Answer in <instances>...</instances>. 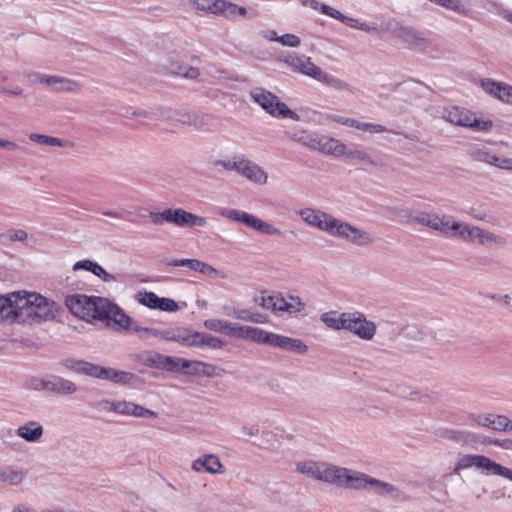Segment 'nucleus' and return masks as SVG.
<instances>
[{"label": "nucleus", "instance_id": "obj_25", "mask_svg": "<svg viewBox=\"0 0 512 512\" xmlns=\"http://www.w3.org/2000/svg\"><path fill=\"white\" fill-rule=\"evenodd\" d=\"M192 469L197 472H207L211 474L223 473V465L219 458L213 454H207L194 460Z\"/></svg>", "mask_w": 512, "mask_h": 512}, {"label": "nucleus", "instance_id": "obj_9", "mask_svg": "<svg viewBox=\"0 0 512 512\" xmlns=\"http://www.w3.org/2000/svg\"><path fill=\"white\" fill-rule=\"evenodd\" d=\"M335 227L332 236L344 239L353 245L366 247L375 242L374 237L368 231L352 226L342 220L338 219Z\"/></svg>", "mask_w": 512, "mask_h": 512}, {"label": "nucleus", "instance_id": "obj_44", "mask_svg": "<svg viewBox=\"0 0 512 512\" xmlns=\"http://www.w3.org/2000/svg\"><path fill=\"white\" fill-rule=\"evenodd\" d=\"M344 157H346L348 159H352V160H357L364 164L375 165V161L373 160V158L366 151H364L362 149H358V148L348 149V147L346 146V153H345Z\"/></svg>", "mask_w": 512, "mask_h": 512}, {"label": "nucleus", "instance_id": "obj_11", "mask_svg": "<svg viewBox=\"0 0 512 512\" xmlns=\"http://www.w3.org/2000/svg\"><path fill=\"white\" fill-rule=\"evenodd\" d=\"M258 105L273 117L289 118L294 121L299 120V115L289 109L285 103L281 102L279 98L271 92L262 91L258 93Z\"/></svg>", "mask_w": 512, "mask_h": 512}, {"label": "nucleus", "instance_id": "obj_49", "mask_svg": "<svg viewBox=\"0 0 512 512\" xmlns=\"http://www.w3.org/2000/svg\"><path fill=\"white\" fill-rule=\"evenodd\" d=\"M322 71L323 70L317 65H315L311 61V58L309 57L307 60H304V64L302 65V68L298 73H301L305 76H308L318 81L322 74Z\"/></svg>", "mask_w": 512, "mask_h": 512}, {"label": "nucleus", "instance_id": "obj_56", "mask_svg": "<svg viewBox=\"0 0 512 512\" xmlns=\"http://www.w3.org/2000/svg\"><path fill=\"white\" fill-rule=\"evenodd\" d=\"M13 305L11 304V299L8 296H0V319H8L11 318Z\"/></svg>", "mask_w": 512, "mask_h": 512}, {"label": "nucleus", "instance_id": "obj_45", "mask_svg": "<svg viewBox=\"0 0 512 512\" xmlns=\"http://www.w3.org/2000/svg\"><path fill=\"white\" fill-rule=\"evenodd\" d=\"M133 331L136 333H141V332L147 333L154 337H161L167 341H171L172 332H173V330H171V329L160 330V329H155V328L143 327L140 325H134Z\"/></svg>", "mask_w": 512, "mask_h": 512}, {"label": "nucleus", "instance_id": "obj_5", "mask_svg": "<svg viewBox=\"0 0 512 512\" xmlns=\"http://www.w3.org/2000/svg\"><path fill=\"white\" fill-rule=\"evenodd\" d=\"M473 466L486 475L501 476L512 481L511 469L496 463L484 455H462L457 460L452 472L454 474H459L460 471Z\"/></svg>", "mask_w": 512, "mask_h": 512}, {"label": "nucleus", "instance_id": "obj_39", "mask_svg": "<svg viewBox=\"0 0 512 512\" xmlns=\"http://www.w3.org/2000/svg\"><path fill=\"white\" fill-rule=\"evenodd\" d=\"M26 477L23 470H15L12 467H0V481L10 485H19Z\"/></svg>", "mask_w": 512, "mask_h": 512}, {"label": "nucleus", "instance_id": "obj_6", "mask_svg": "<svg viewBox=\"0 0 512 512\" xmlns=\"http://www.w3.org/2000/svg\"><path fill=\"white\" fill-rule=\"evenodd\" d=\"M149 217L155 225L169 222L179 227H204L207 224L206 218L181 208H167L159 213L150 212Z\"/></svg>", "mask_w": 512, "mask_h": 512}, {"label": "nucleus", "instance_id": "obj_62", "mask_svg": "<svg viewBox=\"0 0 512 512\" xmlns=\"http://www.w3.org/2000/svg\"><path fill=\"white\" fill-rule=\"evenodd\" d=\"M431 215L432 213L430 212L422 211L412 216V221L418 225L426 226L429 228Z\"/></svg>", "mask_w": 512, "mask_h": 512}, {"label": "nucleus", "instance_id": "obj_50", "mask_svg": "<svg viewBox=\"0 0 512 512\" xmlns=\"http://www.w3.org/2000/svg\"><path fill=\"white\" fill-rule=\"evenodd\" d=\"M229 323L225 320L208 319L204 321V326L211 331L220 332L228 336Z\"/></svg>", "mask_w": 512, "mask_h": 512}, {"label": "nucleus", "instance_id": "obj_2", "mask_svg": "<svg viewBox=\"0 0 512 512\" xmlns=\"http://www.w3.org/2000/svg\"><path fill=\"white\" fill-rule=\"evenodd\" d=\"M60 365L76 374L103 379L117 384H132L136 378L131 372L100 366L82 359L65 358L60 361Z\"/></svg>", "mask_w": 512, "mask_h": 512}, {"label": "nucleus", "instance_id": "obj_33", "mask_svg": "<svg viewBox=\"0 0 512 512\" xmlns=\"http://www.w3.org/2000/svg\"><path fill=\"white\" fill-rule=\"evenodd\" d=\"M220 215L234 221L242 222L246 226L256 230V217L246 212L236 209L224 208L221 210Z\"/></svg>", "mask_w": 512, "mask_h": 512}, {"label": "nucleus", "instance_id": "obj_15", "mask_svg": "<svg viewBox=\"0 0 512 512\" xmlns=\"http://www.w3.org/2000/svg\"><path fill=\"white\" fill-rule=\"evenodd\" d=\"M345 330H348L360 339L369 341L375 336L376 325L374 322L369 321L364 314L355 311L350 312Z\"/></svg>", "mask_w": 512, "mask_h": 512}, {"label": "nucleus", "instance_id": "obj_3", "mask_svg": "<svg viewBox=\"0 0 512 512\" xmlns=\"http://www.w3.org/2000/svg\"><path fill=\"white\" fill-rule=\"evenodd\" d=\"M107 299L99 296H87L84 294H72L65 297V305L76 317L88 322L101 321L107 312L105 305Z\"/></svg>", "mask_w": 512, "mask_h": 512}, {"label": "nucleus", "instance_id": "obj_38", "mask_svg": "<svg viewBox=\"0 0 512 512\" xmlns=\"http://www.w3.org/2000/svg\"><path fill=\"white\" fill-rule=\"evenodd\" d=\"M171 341L178 342L182 345L189 347H197L198 345L196 332H193L188 329L173 330Z\"/></svg>", "mask_w": 512, "mask_h": 512}, {"label": "nucleus", "instance_id": "obj_29", "mask_svg": "<svg viewBox=\"0 0 512 512\" xmlns=\"http://www.w3.org/2000/svg\"><path fill=\"white\" fill-rule=\"evenodd\" d=\"M212 13L217 15H223L226 18H234L237 15H245L246 8L225 0H215V3L213 4L212 8Z\"/></svg>", "mask_w": 512, "mask_h": 512}, {"label": "nucleus", "instance_id": "obj_7", "mask_svg": "<svg viewBox=\"0 0 512 512\" xmlns=\"http://www.w3.org/2000/svg\"><path fill=\"white\" fill-rule=\"evenodd\" d=\"M395 36L410 48L424 53H433L437 50V44L432 39L425 36L423 32L413 27L398 26L394 30Z\"/></svg>", "mask_w": 512, "mask_h": 512}, {"label": "nucleus", "instance_id": "obj_47", "mask_svg": "<svg viewBox=\"0 0 512 512\" xmlns=\"http://www.w3.org/2000/svg\"><path fill=\"white\" fill-rule=\"evenodd\" d=\"M158 298H159V296H157L154 292H147V291L138 292L135 295V299L138 301V303H140L141 305H144L150 309L157 308Z\"/></svg>", "mask_w": 512, "mask_h": 512}, {"label": "nucleus", "instance_id": "obj_14", "mask_svg": "<svg viewBox=\"0 0 512 512\" xmlns=\"http://www.w3.org/2000/svg\"><path fill=\"white\" fill-rule=\"evenodd\" d=\"M301 219L309 226L332 235L338 219L319 209L305 208L299 211Z\"/></svg>", "mask_w": 512, "mask_h": 512}, {"label": "nucleus", "instance_id": "obj_28", "mask_svg": "<svg viewBox=\"0 0 512 512\" xmlns=\"http://www.w3.org/2000/svg\"><path fill=\"white\" fill-rule=\"evenodd\" d=\"M44 429L42 425L36 421H29L21 425L16 430V434L27 442H38L43 436Z\"/></svg>", "mask_w": 512, "mask_h": 512}, {"label": "nucleus", "instance_id": "obj_32", "mask_svg": "<svg viewBox=\"0 0 512 512\" xmlns=\"http://www.w3.org/2000/svg\"><path fill=\"white\" fill-rule=\"evenodd\" d=\"M327 137V135L311 132L303 134L297 139V141L301 143L303 146H306L312 150L318 151L323 154L324 147L327 142Z\"/></svg>", "mask_w": 512, "mask_h": 512}, {"label": "nucleus", "instance_id": "obj_35", "mask_svg": "<svg viewBox=\"0 0 512 512\" xmlns=\"http://www.w3.org/2000/svg\"><path fill=\"white\" fill-rule=\"evenodd\" d=\"M263 37L269 41H276L286 47L295 48L301 44L300 38L295 34H284L282 36H278L277 33L273 30H268L263 32Z\"/></svg>", "mask_w": 512, "mask_h": 512}, {"label": "nucleus", "instance_id": "obj_23", "mask_svg": "<svg viewBox=\"0 0 512 512\" xmlns=\"http://www.w3.org/2000/svg\"><path fill=\"white\" fill-rule=\"evenodd\" d=\"M44 385L46 391L60 395H72L77 392V386L74 382L58 375H50L49 381Z\"/></svg>", "mask_w": 512, "mask_h": 512}, {"label": "nucleus", "instance_id": "obj_26", "mask_svg": "<svg viewBox=\"0 0 512 512\" xmlns=\"http://www.w3.org/2000/svg\"><path fill=\"white\" fill-rule=\"evenodd\" d=\"M34 298V305L28 311V317L37 318L39 320H51L54 318V312L47 302V299L41 295L32 296Z\"/></svg>", "mask_w": 512, "mask_h": 512}, {"label": "nucleus", "instance_id": "obj_51", "mask_svg": "<svg viewBox=\"0 0 512 512\" xmlns=\"http://www.w3.org/2000/svg\"><path fill=\"white\" fill-rule=\"evenodd\" d=\"M261 442L263 448L273 449L280 443V436L273 431L263 430Z\"/></svg>", "mask_w": 512, "mask_h": 512}, {"label": "nucleus", "instance_id": "obj_1", "mask_svg": "<svg viewBox=\"0 0 512 512\" xmlns=\"http://www.w3.org/2000/svg\"><path fill=\"white\" fill-rule=\"evenodd\" d=\"M429 228L450 237L459 238L464 242L481 246L504 247L507 245V239L504 236L476 225L456 221L449 214L432 213Z\"/></svg>", "mask_w": 512, "mask_h": 512}, {"label": "nucleus", "instance_id": "obj_10", "mask_svg": "<svg viewBox=\"0 0 512 512\" xmlns=\"http://www.w3.org/2000/svg\"><path fill=\"white\" fill-rule=\"evenodd\" d=\"M258 343H264L271 347H278L298 354H305L308 351V346L300 339L290 338L264 330H258Z\"/></svg>", "mask_w": 512, "mask_h": 512}, {"label": "nucleus", "instance_id": "obj_37", "mask_svg": "<svg viewBox=\"0 0 512 512\" xmlns=\"http://www.w3.org/2000/svg\"><path fill=\"white\" fill-rule=\"evenodd\" d=\"M228 336L256 341V329L250 326L230 322Z\"/></svg>", "mask_w": 512, "mask_h": 512}, {"label": "nucleus", "instance_id": "obj_21", "mask_svg": "<svg viewBox=\"0 0 512 512\" xmlns=\"http://www.w3.org/2000/svg\"><path fill=\"white\" fill-rule=\"evenodd\" d=\"M480 85L487 93L501 101L512 104V86L502 82H495L491 79H482Z\"/></svg>", "mask_w": 512, "mask_h": 512}, {"label": "nucleus", "instance_id": "obj_46", "mask_svg": "<svg viewBox=\"0 0 512 512\" xmlns=\"http://www.w3.org/2000/svg\"><path fill=\"white\" fill-rule=\"evenodd\" d=\"M29 139L38 144L48 145V146H64V141L57 137L47 136L43 134L32 133L29 135Z\"/></svg>", "mask_w": 512, "mask_h": 512}, {"label": "nucleus", "instance_id": "obj_64", "mask_svg": "<svg viewBox=\"0 0 512 512\" xmlns=\"http://www.w3.org/2000/svg\"><path fill=\"white\" fill-rule=\"evenodd\" d=\"M258 231H261L262 233L268 234V235H278L281 236L282 232L274 227L273 225L263 222L258 219Z\"/></svg>", "mask_w": 512, "mask_h": 512}, {"label": "nucleus", "instance_id": "obj_36", "mask_svg": "<svg viewBox=\"0 0 512 512\" xmlns=\"http://www.w3.org/2000/svg\"><path fill=\"white\" fill-rule=\"evenodd\" d=\"M324 462L302 461L296 464V471L300 474L319 481Z\"/></svg>", "mask_w": 512, "mask_h": 512}, {"label": "nucleus", "instance_id": "obj_42", "mask_svg": "<svg viewBox=\"0 0 512 512\" xmlns=\"http://www.w3.org/2000/svg\"><path fill=\"white\" fill-rule=\"evenodd\" d=\"M196 337L198 339L197 347L199 348L209 347L212 349H221L224 346V342L220 338L208 333L196 332Z\"/></svg>", "mask_w": 512, "mask_h": 512}, {"label": "nucleus", "instance_id": "obj_8", "mask_svg": "<svg viewBox=\"0 0 512 512\" xmlns=\"http://www.w3.org/2000/svg\"><path fill=\"white\" fill-rule=\"evenodd\" d=\"M442 118L451 124L473 128L477 131H487L493 125L492 121H480L472 112L459 107L445 109L442 113Z\"/></svg>", "mask_w": 512, "mask_h": 512}, {"label": "nucleus", "instance_id": "obj_4", "mask_svg": "<svg viewBox=\"0 0 512 512\" xmlns=\"http://www.w3.org/2000/svg\"><path fill=\"white\" fill-rule=\"evenodd\" d=\"M259 306L262 309L273 312L274 314L286 313L288 315H297L305 309V303L299 296L286 294L269 293L262 291L258 299Z\"/></svg>", "mask_w": 512, "mask_h": 512}, {"label": "nucleus", "instance_id": "obj_24", "mask_svg": "<svg viewBox=\"0 0 512 512\" xmlns=\"http://www.w3.org/2000/svg\"><path fill=\"white\" fill-rule=\"evenodd\" d=\"M371 476L346 468L341 487L355 490H368Z\"/></svg>", "mask_w": 512, "mask_h": 512}, {"label": "nucleus", "instance_id": "obj_30", "mask_svg": "<svg viewBox=\"0 0 512 512\" xmlns=\"http://www.w3.org/2000/svg\"><path fill=\"white\" fill-rule=\"evenodd\" d=\"M46 85L51 86L55 92H76L81 89L78 82L56 75L46 79Z\"/></svg>", "mask_w": 512, "mask_h": 512}, {"label": "nucleus", "instance_id": "obj_12", "mask_svg": "<svg viewBox=\"0 0 512 512\" xmlns=\"http://www.w3.org/2000/svg\"><path fill=\"white\" fill-rule=\"evenodd\" d=\"M105 311L107 312V315L101 318V322L105 323L106 326L111 327L116 331H133V326L138 325L134 322L132 317L125 313L122 308L111 302L109 299H107Z\"/></svg>", "mask_w": 512, "mask_h": 512}, {"label": "nucleus", "instance_id": "obj_31", "mask_svg": "<svg viewBox=\"0 0 512 512\" xmlns=\"http://www.w3.org/2000/svg\"><path fill=\"white\" fill-rule=\"evenodd\" d=\"M350 312L338 313L336 311H329L322 313L320 316L321 322H323L328 328L334 330H345V326L348 320Z\"/></svg>", "mask_w": 512, "mask_h": 512}, {"label": "nucleus", "instance_id": "obj_43", "mask_svg": "<svg viewBox=\"0 0 512 512\" xmlns=\"http://www.w3.org/2000/svg\"><path fill=\"white\" fill-rule=\"evenodd\" d=\"M163 262L168 266L187 267L196 272H199L202 265L198 259H164Z\"/></svg>", "mask_w": 512, "mask_h": 512}, {"label": "nucleus", "instance_id": "obj_58", "mask_svg": "<svg viewBox=\"0 0 512 512\" xmlns=\"http://www.w3.org/2000/svg\"><path fill=\"white\" fill-rule=\"evenodd\" d=\"M491 165L503 170H512V158L494 154Z\"/></svg>", "mask_w": 512, "mask_h": 512}, {"label": "nucleus", "instance_id": "obj_61", "mask_svg": "<svg viewBox=\"0 0 512 512\" xmlns=\"http://www.w3.org/2000/svg\"><path fill=\"white\" fill-rule=\"evenodd\" d=\"M200 273L207 275L211 278H224V274L220 272L219 270L215 269L211 265L202 262L201 268L199 270Z\"/></svg>", "mask_w": 512, "mask_h": 512}, {"label": "nucleus", "instance_id": "obj_59", "mask_svg": "<svg viewBox=\"0 0 512 512\" xmlns=\"http://www.w3.org/2000/svg\"><path fill=\"white\" fill-rule=\"evenodd\" d=\"M493 155H494V153H492L488 150H484V149H476L473 151V157L476 160H478L480 162H484L489 165L492 164Z\"/></svg>", "mask_w": 512, "mask_h": 512}, {"label": "nucleus", "instance_id": "obj_40", "mask_svg": "<svg viewBox=\"0 0 512 512\" xmlns=\"http://www.w3.org/2000/svg\"><path fill=\"white\" fill-rule=\"evenodd\" d=\"M346 153V144H344L341 140L336 139L334 137L328 136L327 142L324 147L323 154L332 156L335 158L344 157Z\"/></svg>", "mask_w": 512, "mask_h": 512}, {"label": "nucleus", "instance_id": "obj_13", "mask_svg": "<svg viewBox=\"0 0 512 512\" xmlns=\"http://www.w3.org/2000/svg\"><path fill=\"white\" fill-rule=\"evenodd\" d=\"M102 403L104 405V409L108 412H114L116 414L133 416L137 418L157 417V413L155 411L147 409L131 401L104 400Z\"/></svg>", "mask_w": 512, "mask_h": 512}, {"label": "nucleus", "instance_id": "obj_48", "mask_svg": "<svg viewBox=\"0 0 512 512\" xmlns=\"http://www.w3.org/2000/svg\"><path fill=\"white\" fill-rule=\"evenodd\" d=\"M318 81L323 84H326L327 86H329L331 88L338 89V90H346L349 88V85L345 81H343L339 78H336L334 76H331L324 71H322V74Z\"/></svg>", "mask_w": 512, "mask_h": 512}, {"label": "nucleus", "instance_id": "obj_52", "mask_svg": "<svg viewBox=\"0 0 512 512\" xmlns=\"http://www.w3.org/2000/svg\"><path fill=\"white\" fill-rule=\"evenodd\" d=\"M357 129L360 131L370 133V134H381L384 132H391V133L397 134L396 132L387 129V127L384 125L375 124V123H365V122H360V121L358 123Z\"/></svg>", "mask_w": 512, "mask_h": 512}, {"label": "nucleus", "instance_id": "obj_19", "mask_svg": "<svg viewBox=\"0 0 512 512\" xmlns=\"http://www.w3.org/2000/svg\"><path fill=\"white\" fill-rule=\"evenodd\" d=\"M471 420L477 426L494 431H512V420L505 415L493 413L473 414L471 416Z\"/></svg>", "mask_w": 512, "mask_h": 512}, {"label": "nucleus", "instance_id": "obj_22", "mask_svg": "<svg viewBox=\"0 0 512 512\" xmlns=\"http://www.w3.org/2000/svg\"><path fill=\"white\" fill-rule=\"evenodd\" d=\"M177 120L181 123L193 126L197 130H210L212 127L213 117L208 114L180 112L178 113Z\"/></svg>", "mask_w": 512, "mask_h": 512}, {"label": "nucleus", "instance_id": "obj_41", "mask_svg": "<svg viewBox=\"0 0 512 512\" xmlns=\"http://www.w3.org/2000/svg\"><path fill=\"white\" fill-rule=\"evenodd\" d=\"M196 337L198 339L197 347L199 348L209 347L212 349H221L224 346V342L220 338L208 333L196 332Z\"/></svg>", "mask_w": 512, "mask_h": 512}, {"label": "nucleus", "instance_id": "obj_57", "mask_svg": "<svg viewBox=\"0 0 512 512\" xmlns=\"http://www.w3.org/2000/svg\"><path fill=\"white\" fill-rule=\"evenodd\" d=\"M438 4L460 14H466L465 5L460 0H439Z\"/></svg>", "mask_w": 512, "mask_h": 512}, {"label": "nucleus", "instance_id": "obj_18", "mask_svg": "<svg viewBox=\"0 0 512 512\" xmlns=\"http://www.w3.org/2000/svg\"><path fill=\"white\" fill-rule=\"evenodd\" d=\"M214 166L222 167L227 171H235L250 180H253L254 176H256L255 165L243 155H235L228 159L216 160Z\"/></svg>", "mask_w": 512, "mask_h": 512}, {"label": "nucleus", "instance_id": "obj_16", "mask_svg": "<svg viewBox=\"0 0 512 512\" xmlns=\"http://www.w3.org/2000/svg\"><path fill=\"white\" fill-rule=\"evenodd\" d=\"M136 360L149 368L172 372L176 370V356H168L152 350H144L136 355Z\"/></svg>", "mask_w": 512, "mask_h": 512}, {"label": "nucleus", "instance_id": "obj_54", "mask_svg": "<svg viewBox=\"0 0 512 512\" xmlns=\"http://www.w3.org/2000/svg\"><path fill=\"white\" fill-rule=\"evenodd\" d=\"M228 316L244 321L256 322V313L249 309H233V312H229Z\"/></svg>", "mask_w": 512, "mask_h": 512}, {"label": "nucleus", "instance_id": "obj_34", "mask_svg": "<svg viewBox=\"0 0 512 512\" xmlns=\"http://www.w3.org/2000/svg\"><path fill=\"white\" fill-rule=\"evenodd\" d=\"M368 491H371L381 496L397 497L399 495V491L394 485L373 477H371L370 479Z\"/></svg>", "mask_w": 512, "mask_h": 512}, {"label": "nucleus", "instance_id": "obj_53", "mask_svg": "<svg viewBox=\"0 0 512 512\" xmlns=\"http://www.w3.org/2000/svg\"><path fill=\"white\" fill-rule=\"evenodd\" d=\"M309 57L306 56H297V55H289L279 60L283 63H286L294 72H299L304 64V60H307Z\"/></svg>", "mask_w": 512, "mask_h": 512}, {"label": "nucleus", "instance_id": "obj_20", "mask_svg": "<svg viewBox=\"0 0 512 512\" xmlns=\"http://www.w3.org/2000/svg\"><path fill=\"white\" fill-rule=\"evenodd\" d=\"M32 296H37V294L24 292V295H20V292H16L8 296L13 305L12 309L14 312L11 314L13 321H20L22 315L28 317V311L31 310L34 305V298Z\"/></svg>", "mask_w": 512, "mask_h": 512}, {"label": "nucleus", "instance_id": "obj_55", "mask_svg": "<svg viewBox=\"0 0 512 512\" xmlns=\"http://www.w3.org/2000/svg\"><path fill=\"white\" fill-rule=\"evenodd\" d=\"M157 304L156 309L165 312H175L179 309L178 303L171 298L159 297Z\"/></svg>", "mask_w": 512, "mask_h": 512}, {"label": "nucleus", "instance_id": "obj_17", "mask_svg": "<svg viewBox=\"0 0 512 512\" xmlns=\"http://www.w3.org/2000/svg\"><path fill=\"white\" fill-rule=\"evenodd\" d=\"M176 370H172L174 373H183L187 376H206L212 377L216 375V367L212 364H208L198 360H188L185 358L177 357Z\"/></svg>", "mask_w": 512, "mask_h": 512}, {"label": "nucleus", "instance_id": "obj_27", "mask_svg": "<svg viewBox=\"0 0 512 512\" xmlns=\"http://www.w3.org/2000/svg\"><path fill=\"white\" fill-rule=\"evenodd\" d=\"M344 473L346 468L324 462L319 481L341 487Z\"/></svg>", "mask_w": 512, "mask_h": 512}, {"label": "nucleus", "instance_id": "obj_60", "mask_svg": "<svg viewBox=\"0 0 512 512\" xmlns=\"http://www.w3.org/2000/svg\"><path fill=\"white\" fill-rule=\"evenodd\" d=\"M330 120L333 122H336L338 124H341V125H344L347 127H351V128H355V129H357L358 123H359V121L354 118L344 117V116H339V115L331 116Z\"/></svg>", "mask_w": 512, "mask_h": 512}, {"label": "nucleus", "instance_id": "obj_63", "mask_svg": "<svg viewBox=\"0 0 512 512\" xmlns=\"http://www.w3.org/2000/svg\"><path fill=\"white\" fill-rule=\"evenodd\" d=\"M6 237L10 240V241H13V242H16V241H25L28 237V234L26 231L22 230V229H18V230H15V229H11V230H8L7 233H6Z\"/></svg>", "mask_w": 512, "mask_h": 512}]
</instances>
